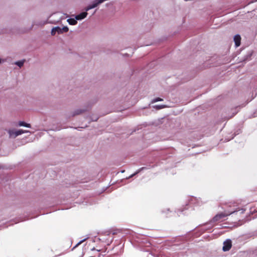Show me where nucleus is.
Segmentation results:
<instances>
[{"label":"nucleus","mask_w":257,"mask_h":257,"mask_svg":"<svg viewBox=\"0 0 257 257\" xmlns=\"http://www.w3.org/2000/svg\"><path fill=\"white\" fill-rule=\"evenodd\" d=\"M87 16V12H83L78 15H76L75 16V19L77 20H81L84 19Z\"/></svg>","instance_id":"nucleus-7"},{"label":"nucleus","mask_w":257,"mask_h":257,"mask_svg":"<svg viewBox=\"0 0 257 257\" xmlns=\"http://www.w3.org/2000/svg\"><path fill=\"white\" fill-rule=\"evenodd\" d=\"M29 132L28 131H24L23 130H15V129H10L8 130V133L9 135V137L11 138H15L17 137L24 134L27 133Z\"/></svg>","instance_id":"nucleus-3"},{"label":"nucleus","mask_w":257,"mask_h":257,"mask_svg":"<svg viewBox=\"0 0 257 257\" xmlns=\"http://www.w3.org/2000/svg\"><path fill=\"white\" fill-rule=\"evenodd\" d=\"M4 62V60H3L2 59L0 58V65L2 64Z\"/></svg>","instance_id":"nucleus-13"},{"label":"nucleus","mask_w":257,"mask_h":257,"mask_svg":"<svg viewBox=\"0 0 257 257\" xmlns=\"http://www.w3.org/2000/svg\"><path fill=\"white\" fill-rule=\"evenodd\" d=\"M77 20L75 19H68L67 20V22L69 23V24L71 25H76L77 24Z\"/></svg>","instance_id":"nucleus-8"},{"label":"nucleus","mask_w":257,"mask_h":257,"mask_svg":"<svg viewBox=\"0 0 257 257\" xmlns=\"http://www.w3.org/2000/svg\"><path fill=\"white\" fill-rule=\"evenodd\" d=\"M137 173H138V172H137L136 173L134 174H133L130 177H132L133 176H134L135 174H136Z\"/></svg>","instance_id":"nucleus-14"},{"label":"nucleus","mask_w":257,"mask_h":257,"mask_svg":"<svg viewBox=\"0 0 257 257\" xmlns=\"http://www.w3.org/2000/svg\"><path fill=\"white\" fill-rule=\"evenodd\" d=\"M18 124L20 126H25L27 127H31V125L30 123H26L24 121H19Z\"/></svg>","instance_id":"nucleus-9"},{"label":"nucleus","mask_w":257,"mask_h":257,"mask_svg":"<svg viewBox=\"0 0 257 257\" xmlns=\"http://www.w3.org/2000/svg\"><path fill=\"white\" fill-rule=\"evenodd\" d=\"M234 41L235 45L236 47H239L240 45L241 37L239 35H236L234 37Z\"/></svg>","instance_id":"nucleus-6"},{"label":"nucleus","mask_w":257,"mask_h":257,"mask_svg":"<svg viewBox=\"0 0 257 257\" xmlns=\"http://www.w3.org/2000/svg\"><path fill=\"white\" fill-rule=\"evenodd\" d=\"M82 242V241L79 242V243L78 244H80Z\"/></svg>","instance_id":"nucleus-15"},{"label":"nucleus","mask_w":257,"mask_h":257,"mask_svg":"<svg viewBox=\"0 0 257 257\" xmlns=\"http://www.w3.org/2000/svg\"><path fill=\"white\" fill-rule=\"evenodd\" d=\"M163 99L162 98H161L160 97H157V98H154L153 99V100H152L151 101V103L153 104V103H154L157 101H163Z\"/></svg>","instance_id":"nucleus-12"},{"label":"nucleus","mask_w":257,"mask_h":257,"mask_svg":"<svg viewBox=\"0 0 257 257\" xmlns=\"http://www.w3.org/2000/svg\"><path fill=\"white\" fill-rule=\"evenodd\" d=\"M87 111V109L85 108H77L73 110L71 112V115L72 116H75L77 115H81Z\"/></svg>","instance_id":"nucleus-4"},{"label":"nucleus","mask_w":257,"mask_h":257,"mask_svg":"<svg viewBox=\"0 0 257 257\" xmlns=\"http://www.w3.org/2000/svg\"><path fill=\"white\" fill-rule=\"evenodd\" d=\"M231 241L230 240L228 239L226 240L223 243V246L222 249L224 251H228L231 247Z\"/></svg>","instance_id":"nucleus-5"},{"label":"nucleus","mask_w":257,"mask_h":257,"mask_svg":"<svg viewBox=\"0 0 257 257\" xmlns=\"http://www.w3.org/2000/svg\"><path fill=\"white\" fill-rule=\"evenodd\" d=\"M236 210L224 211L217 214L211 220L212 223H218L224 221L226 218L230 214L236 212Z\"/></svg>","instance_id":"nucleus-1"},{"label":"nucleus","mask_w":257,"mask_h":257,"mask_svg":"<svg viewBox=\"0 0 257 257\" xmlns=\"http://www.w3.org/2000/svg\"><path fill=\"white\" fill-rule=\"evenodd\" d=\"M25 62V60H21L15 62V64L18 65L19 67H21L23 66Z\"/></svg>","instance_id":"nucleus-11"},{"label":"nucleus","mask_w":257,"mask_h":257,"mask_svg":"<svg viewBox=\"0 0 257 257\" xmlns=\"http://www.w3.org/2000/svg\"><path fill=\"white\" fill-rule=\"evenodd\" d=\"M69 31V28L67 26H64L62 28L60 27H55L52 28L51 34L52 36H55L56 34H62L64 33H67Z\"/></svg>","instance_id":"nucleus-2"},{"label":"nucleus","mask_w":257,"mask_h":257,"mask_svg":"<svg viewBox=\"0 0 257 257\" xmlns=\"http://www.w3.org/2000/svg\"><path fill=\"white\" fill-rule=\"evenodd\" d=\"M168 106L166 105H154L153 108L157 110L163 109L167 107Z\"/></svg>","instance_id":"nucleus-10"}]
</instances>
